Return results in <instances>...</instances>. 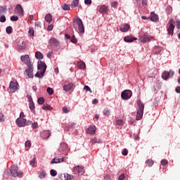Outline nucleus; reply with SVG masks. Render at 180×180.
<instances>
[{
  "label": "nucleus",
  "mask_w": 180,
  "mask_h": 180,
  "mask_svg": "<svg viewBox=\"0 0 180 180\" xmlns=\"http://www.w3.org/2000/svg\"><path fill=\"white\" fill-rule=\"evenodd\" d=\"M150 21L158 22V16L154 12H150Z\"/></svg>",
  "instance_id": "obj_19"
},
{
  "label": "nucleus",
  "mask_w": 180,
  "mask_h": 180,
  "mask_svg": "<svg viewBox=\"0 0 180 180\" xmlns=\"http://www.w3.org/2000/svg\"><path fill=\"white\" fill-rule=\"evenodd\" d=\"M28 68L25 70V72L29 77V78H33L34 74H33V66L32 64L27 65Z\"/></svg>",
  "instance_id": "obj_11"
},
{
  "label": "nucleus",
  "mask_w": 180,
  "mask_h": 180,
  "mask_svg": "<svg viewBox=\"0 0 180 180\" xmlns=\"http://www.w3.org/2000/svg\"><path fill=\"white\" fill-rule=\"evenodd\" d=\"M84 89L86 90V91H90L91 93H92L91 88L87 85L84 86Z\"/></svg>",
  "instance_id": "obj_44"
},
{
  "label": "nucleus",
  "mask_w": 180,
  "mask_h": 180,
  "mask_svg": "<svg viewBox=\"0 0 180 180\" xmlns=\"http://www.w3.org/2000/svg\"><path fill=\"white\" fill-rule=\"evenodd\" d=\"M154 40V37L153 36L149 35L148 33L143 34L142 36L140 37L139 41L141 43H147Z\"/></svg>",
  "instance_id": "obj_6"
},
{
  "label": "nucleus",
  "mask_w": 180,
  "mask_h": 180,
  "mask_svg": "<svg viewBox=\"0 0 180 180\" xmlns=\"http://www.w3.org/2000/svg\"><path fill=\"white\" fill-rule=\"evenodd\" d=\"M98 103V100L97 98H94L93 101H92V103L93 104H96Z\"/></svg>",
  "instance_id": "obj_61"
},
{
  "label": "nucleus",
  "mask_w": 180,
  "mask_h": 180,
  "mask_svg": "<svg viewBox=\"0 0 180 180\" xmlns=\"http://www.w3.org/2000/svg\"><path fill=\"white\" fill-rule=\"evenodd\" d=\"M77 67L79 69H84L86 68V64L82 61H79L77 63Z\"/></svg>",
  "instance_id": "obj_27"
},
{
  "label": "nucleus",
  "mask_w": 180,
  "mask_h": 180,
  "mask_svg": "<svg viewBox=\"0 0 180 180\" xmlns=\"http://www.w3.org/2000/svg\"><path fill=\"white\" fill-rule=\"evenodd\" d=\"M128 154V150L127 149H124V150L122 151V155L124 156H127Z\"/></svg>",
  "instance_id": "obj_56"
},
{
  "label": "nucleus",
  "mask_w": 180,
  "mask_h": 180,
  "mask_svg": "<svg viewBox=\"0 0 180 180\" xmlns=\"http://www.w3.org/2000/svg\"><path fill=\"white\" fill-rule=\"evenodd\" d=\"M73 27L75 28L76 32H78L79 34L84 33V26L81 18H77L75 19L73 22Z\"/></svg>",
  "instance_id": "obj_1"
},
{
  "label": "nucleus",
  "mask_w": 180,
  "mask_h": 180,
  "mask_svg": "<svg viewBox=\"0 0 180 180\" xmlns=\"http://www.w3.org/2000/svg\"><path fill=\"white\" fill-rule=\"evenodd\" d=\"M79 3V0H73L70 5L71 8H75L78 7Z\"/></svg>",
  "instance_id": "obj_24"
},
{
  "label": "nucleus",
  "mask_w": 180,
  "mask_h": 180,
  "mask_svg": "<svg viewBox=\"0 0 180 180\" xmlns=\"http://www.w3.org/2000/svg\"><path fill=\"white\" fill-rule=\"evenodd\" d=\"M63 112L65 113V114H67V113H68V112H70V110L68 109L67 106H64V107L63 108Z\"/></svg>",
  "instance_id": "obj_45"
},
{
  "label": "nucleus",
  "mask_w": 180,
  "mask_h": 180,
  "mask_svg": "<svg viewBox=\"0 0 180 180\" xmlns=\"http://www.w3.org/2000/svg\"><path fill=\"white\" fill-rule=\"evenodd\" d=\"M20 59H21V61L22 63H25L27 66L32 65L29 55L26 54V55L22 56Z\"/></svg>",
  "instance_id": "obj_10"
},
{
  "label": "nucleus",
  "mask_w": 180,
  "mask_h": 180,
  "mask_svg": "<svg viewBox=\"0 0 180 180\" xmlns=\"http://www.w3.org/2000/svg\"><path fill=\"white\" fill-rule=\"evenodd\" d=\"M52 54H53V51H49V52L47 53V57H48L49 58H50L51 56H52Z\"/></svg>",
  "instance_id": "obj_62"
},
{
  "label": "nucleus",
  "mask_w": 180,
  "mask_h": 180,
  "mask_svg": "<svg viewBox=\"0 0 180 180\" xmlns=\"http://www.w3.org/2000/svg\"><path fill=\"white\" fill-rule=\"evenodd\" d=\"M35 25L37 27H41V22H36Z\"/></svg>",
  "instance_id": "obj_64"
},
{
  "label": "nucleus",
  "mask_w": 180,
  "mask_h": 180,
  "mask_svg": "<svg viewBox=\"0 0 180 180\" xmlns=\"http://www.w3.org/2000/svg\"><path fill=\"white\" fill-rule=\"evenodd\" d=\"M74 172L75 174H83L84 172V167L82 166H76L74 168Z\"/></svg>",
  "instance_id": "obj_13"
},
{
  "label": "nucleus",
  "mask_w": 180,
  "mask_h": 180,
  "mask_svg": "<svg viewBox=\"0 0 180 180\" xmlns=\"http://www.w3.org/2000/svg\"><path fill=\"white\" fill-rule=\"evenodd\" d=\"M19 20V18L16 15H12L11 17V20L13 22H17Z\"/></svg>",
  "instance_id": "obj_36"
},
{
  "label": "nucleus",
  "mask_w": 180,
  "mask_h": 180,
  "mask_svg": "<svg viewBox=\"0 0 180 180\" xmlns=\"http://www.w3.org/2000/svg\"><path fill=\"white\" fill-rule=\"evenodd\" d=\"M29 34H30L31 37H34V30H33V29H30V30H29Z\"/></svg>",
  "instance_id": "obj_52"
},
{
  "label": "nucleus",
  "mask_w": 180,
  "mask_h": 180,
  "mask_svg": "<svg viewBox=\"0 0 180 180\" xmlns=\"http://www.w3.org/2000/svg\"><path fill=\"white\" fill-rule=\"evenodd\" d=\"M31 142L30 140H27L26 142H25V147H29L30 148L31 147Z\"/></svg>",
  "instance_id": "obj_49"
},
{
  "label": "nucleus",
  "mask_w": 180,
  "mask_h": 180,
  "mask_svg": "<svg viewBox=\"0 0 180 180\" xmlns=\"http://www.w3.org/2000/svg\"><path fill=\"white\" fill-rule=\"evenodd\" d=\"M46 91L49 95H53V89L51 87H48L47 89H46Z\"/></svg>",
  "instance_id": "obj_37"
},
{
  "label": "nucleus",
  "mask_w": 180,
  "mask_h": 180,
  "mask_svg": "<svg viewBox=\"0 0 180 180\" xmlns=\"http://www.w3.org/2000/svg\"><path fill=\"white\" fill-rule=\"evenodd\" d=\"M115 123L117 125H119V126H122L124 124V121L121 119L117 120L115 121Z\"/></svg>",
  "instance_id": "obj_35"
},
{
  "label": "nucleus",
  "mask_w": 180,
  "mask_h": 180,
  "mask_svg": "<svg viewBox=\"0 0 180 180\" xmlns=\"http://www.w3.org/2000/svg\"><path fill=\"white\" fill-rule=\"evenodd\" d=\"M44 103V98L43 97H40L38 98V103L39 105H43Z\"/></svg>",
  "instance_id": "obj_38"
},
{
  "label": "nucleus",
  "mask_w": 180,
  "mask_h": 180,
  "mask_svg": "<svg viewBox=\"0 0 180 180\" xmlns=\"http://www.w3.org/2000/svg\"><path fill=\"white\" fill-rule=\"evenodd\" d=\"M175 24H176V27H177V29L179 30L180 29V21L176 20Z\"/></svg>",
  "instance_id": "obj_51"
},
{
  "label": "nucleus",
  "mask_w": 180,
  "mask_h": 180,
  "mask_svg": "<svg viewBox=\"0 0 180 180\" xmlns=\"http://www.w3.org/2000/svg\"><path fill=\"white\" fill-rule=\"evenodd\" d=\"M74 86V84L73 83H69L68 84H65L63 86V90L65 91H69L72 89V88Z\"/></svg>",
  "instance_id": "obj_20"
},
{
  "label": "nucleus",
  "mask_w": 180,
  "mask_h": 180,
  "mask_svg": "<svg viewBox=\"0 0 180 180\" xmlns=\"http://www.w3.org/2000/svg\"><path fill=\"white\" fill-rule=\"evenodd\" d=\"M37 127H38V123H37V122L32 123V127L33 129H36Z\"/></svg>",
  "instance_id": "obj_54"
},
{
  "label": "nucleus",
  "mask_w": 180,
  "mask_h": 180,
  "mask_svg": "<svg viewBox=\"0 0 180 180\" xmlns=\"http://www.w3.org/2000/svg\"><path fill=\"white\" fill-rule=\"evenodd\" d=\"M68 147V146L67 143H63L60 144L59 151H60V152L64 151V150H67Z\"/></svg>",
  "instance_id": "obj_25"
},
{
  "label": "nucleus",
  "mask_w": 180,
  "mask_h": 180,
  "mask_svg": "<svg viewBox=\"0 0 180 180\" xmlns=\"http://www.w3.org/2000/svg\"><path fill=\"white\" fill-rule=\"evenodd\" d=\"M15 13L18 15L22 16L24 15V11L20 4H18L15 8Z\"/></svg>",
  "instance_id": "obj_12"
},
{
  "label": "nucleus",
  "mask_w": 180,
  "mask_h": 180,
  "mask_svg": "<svg viewBox=\"0 0 180 180\" xmlns=\"http://www.w3.org/2000/svg\"><path fill=\"white\" fill-rule=\"evenodd\" d=\"M125 178V176L124 174H121L119 177V180H124Z\"/></svg>",
  "instance_id": "obj_59"
},
{
  "label": "nucleus",
  "mask_w": 180,
  "mask_h": 180,
  "mask_svg": "<svg viewBox=\"0 0 180 180\" xmlns=\"http://www.w3.org/2000/svg\"><path fill=\"white\" fill-rule=\"evenodd\" d=\"M45 20L48 23H51V22L53 20L52 15L50 13L47 14L45 17Z\"/></svg>",
  "instance_id": "obj_28"
},
{
  "label": "nucleus",
  "mask_w": 180,
  "mask_h": 180,
  "mask_svg": "<svg viewBox=\"0 0 180 180\" xmlns=\"http://www.w3.org/2000/svg\"><path fill=\"white\" fill-rule=\"evenodd\" d=\"M73 179H74V176L72 174H68V173L65 174V180H72Z\"/></svg>",
  "instance_id": "obj_33"
},
{
  "label": "nucleus",
  "mask_w": 180,
  "mask_h": 180,
  "mask_svg": "<svg viewBox=\"0 0 180 180\" xmlns=\"http://www.w3.org/2000/svg\"><path fill=\"white\" fill-rule=\"evenodd\" d=\"M42 108L44 110H52V107L47 103L44 104Z\"/></svg>",
  "instance_id": "obj_29"
},
{
  "label": "nucleus",
  "mask_w": 180,
  "mask_h": 180,
  "mask_svg": "<svg viewBox=\"0 0 180 180\" xmlns=\"http://www.w3.org/2000/svg\"><path fill=\"white\" fill-rule=\"evenodd\" d=\"M61 8H63V11H69L70 9V5L67 4H64L63 5L61 6Z\"/></svg>",
  "instance_id": "obj_31"
},
{
  "label": "nucleus",
  "mask_w": 180,
  "mask_h": 180,
  "mask_svg": "<svg viewBox=\"0 0 180 180\" xmlns=\"http://www.w3.org/2000/svg\"><path fill=\"white\" fill-rule=\"evenodd\" d=\"M174 29L175 26L174 24L169 25V27H167V34L173 36Z\"/></svg>",
  "instance_id": "obj_16"
},
{
  "label": "nucleus",
  "mask_w": 180,
  "mask_h": 180,
  "mask_svg": "<svg viewBox=\"0 0 180 180\" xmlns=\"http://www.w3.org/2000/svg\"><path fill=\"white\" fill-rule=\"evenodd\" d=\"M160 164H162V165H163V166H166L168 165V160L163 159V160H162V162H160Z\"/></svg>",
  "instance_id": "obj_41"
},
{
  "label": "nucleus",
  "mask_w": 180,
  "mask_h": 180,
  "mask_svg": "<svg viewBox=\"0 0 180 180\" xmlns=\"http://www.w3.org/2000/svg\"><path fill=\"white\" fill-rule=\"evenodd\" d=\"M49 44L51 47L56 48V47L59 46L60 41L57 39L53 37V38L50 39V40L49 41Z\"/></svg>",
  "instance_id": "obj_9"
},
{
  "label": "nucleus",
  "mask_w": 180,
  "mask_h": 180,
  "mask_svg": "<svg viewBox=\"0 0 180 180\" xmlns=\"http://www.w3.org/2000/svg\"><path fill=\"white\" fill-rule=\"evenodd\" d=\"M132 96V92L131 90H124L122 92V98L123 100H128Z\"/></svg>",
  "instance_id": "obj_8"
},
{
  "label": "nucleus",
  "mask_w": 180,
  "mask_h": 180,
  "mask_svg": "<svg viewBox=\"0 0 180 180\" xmlns=\"http://www.w3.org/2000/svg\"><path fill=\"white\" fill-rule=\"evenodd\" d=\"M64 160H65V158H63L62 159H59L58 158H54V159L51 160V165L58 164L64 162Z\"/></svg>",
  "instance_id": "obj_18"
},
{
  "label": "nucleus",
  "mask_w": 180,
  "mask_h": 180,
  "mask_svg": "<svg viewBox=\"0 0 180 180\" xmlns=\"http://www.w3.org/2000/svg\"><path fill=\"white\" fill-rule=\"evenodd\" d=\"M53 25H49V27H47V30L48 31H52V30H53Z\"/></svg>",
  "instance_id": "obj_57"
},
{
  "label": "nucleus",
  "mask_w": 180,
  "mask_h": 180,
  "mask_svg": "<svg viewBox=\"0 0 180 180\" xmlns=\"http://www.w3.org/2000/svg\"><path fill=\"white\" fill-rule=\"evenodd\" d=\"M18 82H11L10 83V90L11 93H14L18 89Z\"/></svg>",
  "instance_id": "obj_14"
},
{
  "label": "nucleus",
  "mask_w": 180,
  "mask_h": 180,
  "mask_svg": "<svg viewBox=\"0 0 180 180\" xmlns=\"http://www.w3.org/2000/svg\"><path fill=\"white\" fill-rule=\"evenodd\" d=\"M35 160H36L35 158H34L32 160H30V164L33 167H34Z\"/></svg>",
  "instance_id": "obj_43"
},
{
  "label": "nucleus",
  "mask_w": 180,
  "mask_h": 180,
  "mask_svg": "<svg viewBox=\"0 0 180 180\" xmlns=\"http://www.w3.org/2000/svg\"><path fill=\"white\" fill-rule=\"evenodd\" d=\"M176 93L180 94V86L176 87Z\"/></svg>",
  "instance_id": "obj_63"
},
{
  "label": "nucleus",
  "mask_w": 180,
  "mask_h": 180,
  "mask_svg": "<svg viewBox=\"0 0 180 180\" xmlns=\"http://www.w3.org/2000/svg\"><path fill=\"white\" fill-rule=\"evenodd\" d=\"M10 172L12 176L13 177H20L21 176H22V172H20V170H19V168L18 167V166H15L14 165L13 166H11V169H10Z\"/></svg>",
  "instance_id": "obj_5"
},
{
  "label": "nucleus",
  "mask_w": 180,
  "mask_h": 180,
  "mask_svg": "<svg viewBox=\"0 0 180 180\" xmlns=\"http://www.w3.org/2000/svg\"><path fill=\"white\" fill-rule=\"evenodd\" d=\"M30 109L32 112H34L35 106H34V102H33L32 100V101H30Z\"/></svg>",
  "instance_id": "obj_34"
},
{
  "label": "nucleus",
  "mask_w": 180,
  "mask_h": 180,
  "mask_svg": "<svg viewBox=\"0 0 180 180\" xmlns=\"http://www.w3.org/2000/svg\"><path fill=\"white\" fill-rule=\"evenodd\" d=\"M91 142L93 144H95V143H101V140L99 139H97V138H93V139L91 140Z\"/></svg>",
  "instance_id": "obj_30"
},
{
  "label": "nucleus",
  "mask_w": 180,
  "mask_h": 180,
  "mask_svg": "<svg viewBox=\"0 0 180 180\" xmlns=\"http://www.w3.org/2000/svg\"><path fill=\"white\" fill-rule=\"evenodd\" d=\"M96 131V126H90L87 130V132L90 134H95Z\"/></svg>",
  "instance_id": "obj_21"
},
{
  "label": "nucleus",
  "mask_w": 180,
  "mask_h": 180,
  "mask_svg": "<svg viewBox=\"0 0 180 180\" xmlns=\"http://www.w3.org/2000/svg\"><path fill=\"white\" fill-rule=\"evenodd\" d=\"M35 57L38 60H42L44 58V55L40 51H37L35 53Z\"/></svg>",
  "instance_id": "obj_26"
},
{
  "label": "nucleus",
  "mask_w": 180,
  "mask_h": 180,
  "mask_svg": "<svg viewBox=\"0 0 180 180\" xmlns=\"http://www.w3.org/2000/svg\"><path fill=\"white\" fill-rule=\"evenodd\" d=\"M117 4H118V3H117V1H115V2H112V3L111 4V6H112V8H116V6H117Z\"/></svg>",
  "instance_id": "obj_58"
},
{
  "label": "nucleus",
  "mask_w": 180,
  "mask_h": 180,
  "mask_svg": "<svg viewBox=\"0 0 180 180\" xmlns=\"http://www.w3.org/2000/svg\"><path fill=\"white\" fill-rule=\"evenodd\" d=\"M130 30V25L127 23L121 25L120 27V31L122 32H127Z\"/></svg>",
  "instance_id": "obj_17"
},
{
  "label": "nucleus",
  "mask_w": 180,
  "mask_h": 180,
  "mask_svg": "<svg viewBox=\"0 0 180 180\" xmlns=\"http://www.w3.org/2000/svg\"><path fill=\"white\" fill-rule=\"evenodd\" d=\"M103 113L105 115H106L107 117H109L110 115V110L108 109H105L103 110Z\"/></svg>",
  "instance_id": "obj_40"
},
{
  "label": "nucleus",
  "mask_w": 180,
  "mask_h": 180,
  "mask_svg": "<svg viewBox=\"0 0 180 180\" xmlns=\"http://www.w3.org/2000/svg\"><path fill=\"white\" fill-rule=\"evenodd\" d=\"M124 40L127 43H132L133 41H136L137 38L135 37H132V36L129 35V36H126L124 38Z\"/></svg>",
  "instance_id": "obj_15"
},
{
  "label": "nucleus",
  "mask_w": 180,
  "mask_h": 180,
  "mask_svg": "<svg viewBox=\"0 0 180 180\" xmlns=\"http://www.w3.org/2000/svg\"><path fill=\"white\" fill-rule=\"evenodd\" d=\"M99 12L102 14H107L108 13V7L105 5H103L100 9Z\"/></svg>",
  "instance_id": "obj_22"
},
{
  "label": "nucleus",
  "mask_w": 180,
  "mask_h": 180,
  "mask_svg": "<svg viewBox=\"0 0 180 180\" xmlns=\"http://www.w3.org/2000/svg\"><path fill=\"white\" fill-rule=\"evenodd\" d=\"M26 49H27L26 41H25L22 42V44H19L18 46V49L20 51L26 50Z\"/></svg>",
  "instance_id": "obj_23"
},
{
  "label": "nucleus",
  "mask_w": 180,
  "mask_h": 180,
  "mask_svg": "<svg viewBox=\"0 0 180 180\" xmlns=\"http://www.w3.org/2000/svg\"><path fill=\"white\" fill-rule=\"evenodd\" d=\"M174 75V72L172 70L165 71L163 73H162V79H163V80H167L169 77L172 78Z\"/></svg>",
  "instance_id": "obj_7"
},
{
  "label": "nucleus",
  "mask_w": 180,
  "mask_h": 180,
  "mask_svg": "<svg viewBox=\"0 0 180 180\" xmlns=\"http://www.w3.org/2000/svg\"><path fill=\"white\" fill-rule=\"evenodd\" d=\"M16 124L18 126V127H24L25 126L31 125L32 121L30 120L27 121V120L25 118L18 117L16 120Z\"/></svg>",
  "instance_id": "obj_4"
},
{
  "label": "nucleus",
  "mask_w": 180,
  "mask_h": 180,
  "mask_svg": "<svg viewBox=\"0 0 180 180\" xmlns=\"http://www.w3.org/2000/svg\"><path fill=\"white\" fill-rule=\"evenodd\" d=\"M4 116L3 113L0 112V122H4Z\"/></svg>",
  "instance_id": "obj_55"
},
{
  "label": "nucleus",
  "mask_w": 180,
  "mask_h": 180,
  "mask_svg": "<svg viewBox=\"0 0 180 180\" xmlns=\"http://www.w3.org/2000/svg\"><path fill=\"white\" fill-rule=\"evenodd\" d=\"M84 4L87 6H90L92 4V1L91 0H84Z\"/></svg>",
  "instance_id": "obj_46"
},
{
  "label": "nucleus",
  "mask_w": 180,
  "mask_h": 180,
  "mask_svg": "<svg viewBox=\"0 0 180 180\" xmlns=\"http://www.w3.org/2000/svg\"><path fill=\"white\" fill-rule=\"evenodd\" d=\"M45 134H46L47 139L51 136V131L49 130L45 131Z\"/></svg>",
  "instance_id": "obj_53"
},
{
  "label": "nucleus",
  "mask_w": 180,
  "mask_h": 180,
  "mask_svg": "<svg viewBox=\"0 0 180 180\" xmlns=\"http://www.w3.org/2000/svg\"><path fill=\"white\" fill-rule=\"evenodd\" d=\"M166 11H167L168 13H172V6H168L167 8L166 9Z\"/></svg>",
  "instance_id": "obj_48"
},
{
  "label": "nucleus",
  "mask_w": 180,
  "mask_h": 180,
  "mask_svg": "<svg viewBox=\"0 0 180 180\" xmlns=\"http://www.w3.org/2000/svg\"><path fill=\"white\" fill-rule=\"evenodd\" d=\"M6 33L8 34H11L12 33V27L11 26H8L6 28Z\"/></svg>",
  "instance_id": "obj_39"
},
{
  "label": "nucleus",
  "mask_w": 180,
  "mask_h": 180,
  "mask_svg": "<svg viewBox=\"0 0 180 180\" xmlns=\"http://www.w3.org/2000/svg\"><path fill=\"white\" fill-rule=\"evenodd\" d=\"M146 163V165H148V167H151L154 165V162L151 159H148Z\"/></svg>",
  "instance_id": "obj_32"
},
{
  "label": "nucleus",
  "mask_w": 180,
  "mask_h": 180,
  "mask_svg": "<svg viewBox=\"0 0 180 180\" xmlns=\"http://www.w3.org/2000/svg\"><path fill=\"white\" fill-rule=\"evenodd\" d=\"M6 20V19L5 15L1 16V18H0V22H5Z\"/></svg>",
  "instance_id": "obj_50"
},
{
  "label": "nucleus",
  "mask_w": 180,
  "mask_h": 180,
  "mask_svg": "<svg viewBox=\"0 0 180 180\" xmlns=\"http://www.w3.org/2000/svg\"><path fill=\"white\" fill-rule=\"evenodd\" d=\"M137 103L139 109L137 111L136 120H140L143 117V110H144V104L142 103L141 100H139Z\"/></svg>",
  "instance_id": "obj_3"
},
{
  "label": "nucleus",
  "mask_w": 180,
  "mask_h": 180,
  "mask_svg": "<svg viewBox=\"0 0 180 180\" xmlns=\"http://www.w3.org/2000/svg\"><path fill=\"white\" fill-rule=\"evenodd\" d=\"M51 175L52 176H56L57 175V172H56V170H53V169H52L51 170Z\"/></svg>",
  "instance_id": "obj_42"
},
{
  "label": "nucleus",
  "mask_w": 180,
  "mask_h": 180,
  "mask_svg": "<svg viewBox=\"0 0 180 180\" xmlns=\"http://www.w3.org/2000/svg\"><path fill=\"white\" fill-rule=\"evenodd\" d=\"M71 41L74 44H76L77 42V39L75 38V35L72 36Z\"/></svg>",
  "instance_id": "obj_47"
},
{
  "label": "nucleus",
  "mask_w": 180,
  "mask_h": 180,
  "mask_svg": "<svg viewBox=\"0 0 180 180\" xmlns=\"http://www.w3.org/2000/svg\"><path fill=\"white\" fill-rule=\"evenodd\" d=\"M46 65L43 61H38V70H41V72H37L35 75L36 77L42 78L46 70Z\"/></svg>",
  "instance_id": "obj_2"
},
{
  "label": "nucleus",
  "mask_w": 180,
  "mask_h": 180,
  "mask_svg": "<svg viewBox=\"0 0 180 180\" xmlns=\"http://www.w3.org/2000/svg\"><path fill=\"white\" fill-rule=\"evenodd\" d=\"M142 6H147V0H142Z\"/></svg>",
  "instance_id": "obj_60"
}]
</instances>
